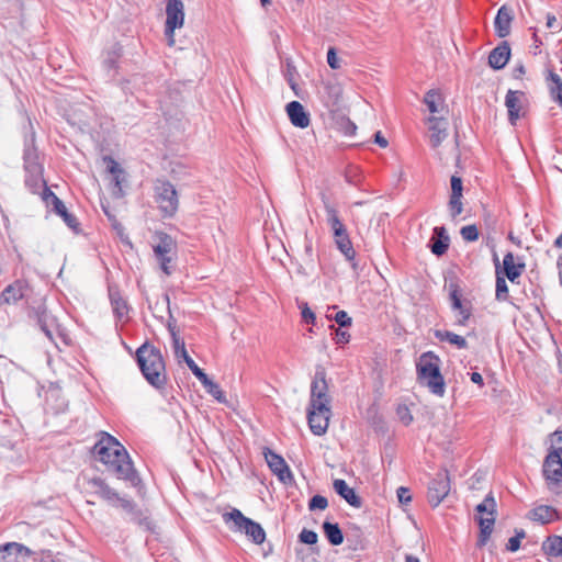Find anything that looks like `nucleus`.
<instances>
[{"instance_id":"24","label":"nucleus","mask_w":562,"mask_h":562,"mask_svg":"<svg viewBox=\"0 0 562 562\" xmlns=\"http://www.w3.org/2000/svg\"><path fill=\"white\" fill-rule=\"evenodd\" d=\"M322 201L324 203V209L326 212V221L327 224L330 226L333 234L336 235L347 232L345 225L339 220L337 210L329 202L328 198L325 194L322 195Z\"/></svg>"},{"instance_id":"37","label":"nucleus","mask_w":562,"mask_h":562,"mask_svg":"<svg viewBox=\"0 0 562 562\" xmlns=\"http://www.w3.org/2000/svg\"><path fill=\"white\" fill-rule=\"evenodd\" d=\"M213 398L216 400L220 404L227 406L229 409L235 411L236 398L226 396V393L218 386V384L213 382Z\"/></svg>"},{"instance_id":"25","label":"nucleus","mask_w":562,"mask_h":562,"mask_svg":"<svg viewBox=\"0 0 562 562\" xmlns=\"http://www.w3.org/2000/svg\"><path fill=\"white\" fill-rule=\"evenodd\" d=\"M519 95H524L521 91L508 90L505 97V105L508 110V121L512 125H516L521 109Z\"/></svg>"},{"instance_id":"19","label":"nucleus","mask_w":562,"mask_h":562,"mask_svg":"<svg viewBox=\"0 0 562 562\" xmlns=\"http://www.w3.org/2000/svg\"><path fill=\"white\" fill-rule=\"evenodd\" d=\"M430 131V144L432 148H437L448 136V122L442 117L431 116L428 119Z\"/></svg>"},{"instance_id":"14","label":"nucleus","mask_w":562,"mask_h":562,"mask_svg":"<svg viewBox=\"0 0 562 562\" xmlns=\"http://www.w3.org/2000/svg\"><path fill=\"white\" fill-rule=\"evenodd\" d=\"M42 199L44 200L47 206H53V211L60 217H63L64 222L67 224L68 227H70L74 231L78 228L79 223L76 216L68 212L64 202L47 187H45V189H43L42 191Z\"/></svg>"},{"instance_id":"7","label":"nucleus","mask_w":562,"mask_h":562,"mask_svg":"<svg viewBox=\"0 0 562 562\" xmlns=\"http://www.w3.org/2000/svg\"><path fill=\"white\" fill-rule=\"evenodd\" d=\"M224 522L233 531H243L256 544H261L266 539V532L260 524L243 515V513L233 508L231 512L222 514Z\"/></svg>"},{"instance_id":"40","label":"nucleus","mask_w":562,"mask_h":562,"mask_svg":"<svg viewBox=\"0 0 562 562\" xmlns=\"http://www.w3.org/2000/svg\"><path fill=\"white\" fill-rule=\"evenodd\" d=\"M188 368L192 371V373L205 385L211 387V379L209 375L198 367L194 360H189L187 363Z\"/></svg>"},{"instance_id":"23","label":"nucleus","mask_w":562,"mask_h":562,"mask_svg":"<svg viewBox=\"0 0 562 562\" xmlns=\"http://www.w3.org/2000/svg\"><path fill=\"white\" fill-rule=\"evenodd\" d=\"M335 492L342 497L350 506L360 508L362 499L357 495L356 491L350 487L345 480L336 479L333 483Z\"/></svg>"},{"instance_id":"53","label":"nucleus","mask_w":562,"mask_h":562,"mask_svg":"<svg viewBox=\"0 0 562 562\" xmlns=\"http://www.w3.org/2000/svg\"><path fill=\"white\" fill-rule=\"evenodd\" d=\"M550 451H559L562 456V431H555L552 435V446Z\"/></svg>"},{"instance_id":"34","label":"nucleus","mask_w":562,"mask_h":562,"mask_svg":"<svg viewBox=\"0 0 562 562\" xmlns=\"http://www.w3.org/2000/svg\"><path fill=\"white\" fill-rule=\"evenodd\" d=\"M435 337L440 341H447L451 345H454L458 349L468 348V341L465 340V338L452 331L437 329L435 331Z\"/></svg>"},{"instance_id":"41","label":"nucleus","mask_w":562,"mask_h":562,"mask_svg":"<svg viewBox=\"0 0 562 562\" xmlns=\"http://www.w3.org/2000/svg\"><path fill=\"white\" fill-rule=\"evenodd\" d=\"M461 199L462 196L460 195H450L448 206L452 218H456L463 211Z\"/></svg>"},{"instance_id":"58","label":"nucleus","mask_w":562,"mask_h":562,"mask_svg":"<svg viewBox=\"0 0 562 562\" xmlns=\"http://www.w3.org/2000/svg\"><path fill=\"white\" fill-rule=\"evenodd\" d=\"M506 548L510 552H516L520 548V541L518 538L512 537L509 538Z\"/></svg>"},{"instance_id":"13","label":"nucleus","mask_w":562,"mask_h":562,"mask_svg":"<svg viewBox=\"0 0 562 562\" xmlns=\"http://www.w3.org/2000/svg\"><path fill=\"white\" fill-rule=\"evenodd\" d=\"M262 453L269 469L278 476L282 483L289 484L293 482V474L285 460L281 456L274 453L268 447L263 448Z\"/></svg>"},{"instance_id":"4","label":"nucleus","mask_w":562,"mask_h":562,"mask_svg":"<svg viewBox=\"0 0 562 562\" xmlns=\"http://www.w3.org/2000/svg\"><path fill=\"white\" fill-rule=\"evenodd\" d=\"M440 358L432 351L422 353L416 363L417 379L426 385L431 393L442 396L445 394V379L440 372Z\"/></svg>"},{"instance_id":"45","label":"nucleus","mask_w":562,"mask_h":562,"mask_svg":"<svg viewBox=\"0 0 562 562\" xmlns=\"http://www.w3.org/2000/svg\"><path fill=\"white\" fill-rule=\"evenodd\" d=\"M327 506H328V501L323 495H314L308 502L310 510H315V509L324 510L327 508Z\"/></svg>"},{"instance_id":"62","label":"nucleus","mask_w":562,"mask_h":562,"mask_svg":"<svg viewBox=\"0 0 562 562\" xmlns=\"http://www.w3.org/2000/svg\"><path fill=\"white\" fill-rule=\"evenodd\" d=\"M470 379L473 383L480 385V386H483L484 385V382H483V376L481 373L479 372H472L470 374Z\"/></svg>"},{"instance_id":"36","label":"nucleus","mask_w":562,"mask_h":562,"mask_svg":"<svg viewBox=\"0 0 562 562\" xmlns=\"http://www.w3.org/2000/svg\"><path fill=\"white\" fill-rule=\"evenodd\" d=\"M494 262H495V266H496V293H495V297L497 301H506L507 297H508V286H507V283L505 281V278L503 276H501L499 271H498V266H499V261H498V257L496 254H494Z\"/></svg>"},{"instance_id":"64","label":"nucleus","mask_w":562,"mask_h":562,"mask_svg":"<svg viewBox=\"0 0 562 562\" xmlns=\"http://www.w3.org/2000/svg\"><path fill=\"white\" fill-rule=\"evenodd\" d=\"M555 23H557L555 16L553 14L549 13L547 15V27L552 29V27H554Z\"/></svg>"},{"instance_id":"15","label":"nucleus","mask_w":562,"mask_h":562,"mask_svg":"<svg viewBox=\"0 0 562 562\" xmlns=\"http://www.w3.org/2000/svg\"><path fill=\"white\" fill-rule=\"evenodd\" d=\"M103 160L106 164L108 171L112 176L113 195L116 198L123 196L122 184L126 181L125 171L121 168L114 158L105 156Z\"/></svg>"},{"instance_id":"38","label":"nucleus","mask_w":562,"mask_h":562,"mask_svg":"<svg viewBox=\"0 0 562 562\" xmlns=\"http://www.w3.org/2000/svg\"><path fill=\"white\" fill-rule=\"evenodd\" d=\"M549 79L553 86L550 88L551 95L562 106V79L553 71L549 72Z\"/></svg>"},{"instance_id":"16","label":"nucleus","mask_w":562,"mask_h":562,"mask_svg":"<svg viewBox=\"0 0 562 562\" xmlns=\"http://www.w3.org/2000/svg\"><path fill=\"white\" fill-rule=\"evenodd\" d=\"M513 20V9L506 4L502 5L494 20V29L498 37L504 38L509 35Z\"/></svg>"},{"instance_id":"30","label":"nucleus","mask_w":562,"mask_h":562,"mask_svg":"<svg viewBox=\"0 0 562 562\" xmlns=\"http://www.w3.org/2000/svg\"><path fill=\"white\" fill-rule=\"evenodd\" d=\"M109 295L116 318L119 321L126 318L128 315V305L126 301L121 296L120 292L110 288Z\"/></svg>"},{"instance_id":"50","label":"nucleus","mask_w":562,"mask_h":562,"mask_svg":"<svg viewBox=\"0 0 562 562\" xmlns=\"http://www.w3.org/2000/svg\"><path fill=\"white\" fill-rule=\"evenodd\" d=\"M327 64L331 69H339L340 63L337 58V53L335 47H329L327 52Z\"/></svg>"},{"instance_id":"9","label":"nucleus","mask_w":562,"mask_h":562,"mask_svg":"<svg viewBox=\"0 0 562 562\" xmlns=\"http://www.w3.org/2000/svg\"><path fill=\"white\" fill-rule=\"evenodd\" d=\"M155 201L164 216H172L179 205L175 187L167 180H156L154 184Z\"/></svg>"},{"instance_id":"59","label":"nucleus","mask_w":562,"mask_h":562,"mask_svg":"<svg viewBox=\"0 0 562 562\" xmlns=\"http://www.w3.org/2000/svg\"><path fill=\"white\" fill-rule=\"evenodd\" d=\"M357 130V126L353 122H351L349 119L345 120V134L346 135H353Z\"/></svg>"},{"instance_id":"35","label":"nucleus","mask_w":562,"mask_h":562,"mask_svg":"<svg viewBox=\"0 0 562 562\" xmlns=\"http://www.w3.org/2000/svg\"><path fill=\"white\" fill-rule=\"evenodd\" d=\"M542 550L549 557H562V537L557 535L549 536L542 542Z\"/></svg>"},{"instance_id":"57","label":"nucleus","mask_w":562,"mask_h":562,"mask_svg":"<svg viewBox=\"0 0 562 562\" xmlns=\"http://www.w3.org/2000/svg\"><path fill=\"white\" fill-rule=\"evenodd\" d=\"M397 414L401 418V422H407L413 419L406 406H398Z\"/></svg>"},{"instance_id":"10","label":"nucleus","mask_w":562,"mask_h":562,"mask_svg":"<svg viewBox=\"0 0 562 562\" xmlns=\"http://www.w3.org/2000/svg\"><path fill=\"white\" fill-rule=\"evenodd\" d=\"M166 24L165 35L168 44H175V30L183 26L184 23V4L182 0H168L166 4Z\"/></svg>"},{"instance_id":"11","label":"nucleus","mask_w":562,"mask_h":562,"mask_svg":"<svg viewBox=\"0 0 562 562\" xmlns=\"http://www.w3.org/2000/svg\"><path fill=\"white\" fill-rule=\"evenodd\" d=\"M542 474L549 490H555L562 482V456L559 451H550L542 465Z\"/></svg>"},{"instance_id":"3","label":"nucleus","mask_w":562,"mask_h":562,"mask_svg":"<svg viewBox=\"0 0 562 562\" xmlns=\"http://www.w3.org/2000/svg\"><path fill=\"white\" fill-rule=\"evenodd\" d=\"M136 361L145 380L155 389L167 385L166 364L158 348L145 342L136 350Z\"/></svg>"},{"instance_id":"43","label":"nucleus","mask_w":562,"mask_h":562,"mask_svg":"<svg viewBox=\"0 0 562 562\" xmlns=\"http://www.w3.org/2000/svg\"><path fill=\"white\" fill-rule=\"evenodd\" d=\"M440 100V94L434 90H430L425 95V103L431 113L438 112V105L437 102Z\"/></svg>"},{"instance_id":"26","label":"nucleus","mask_w":562,"mask_h":562,"mask_svg":"<svg viewBox=\"0 0 562 562\" xmlns=\"http://www.w3.org/2000/svg\"><path fill=\"white\" fill-rule=\"evenodd\" d=\"M528 518L546 525L558 519V512L552 506L539 505L529 512Z\"/></svg>"},{"instance_id":"63","label":"nucleus","mask_w":562,"mask_h":562,"mask_svg":"<svg viewBox=\"0 0 562 562\" xmlns=\"http://www.w3.org/2000/svg\"><path fill=\"white\" fill-rule=\"evenodd\" d=\"M458 310L460 311V314L462 316V318L459 319V324L463 325L470 318L471 312L469 308H464L463 306H462V308H458Z\"/></svg>"},{"instance_id":"21","label":"nucleus","mask_w":562,"mask_h":562,"mask_svg":"<svg viewBox=\"0 0 562 562\" xmlns=\"http://www.w3.org/2000/svg\"><path fill=\"white\" fill-rule=\"evenodd\" d=\"M510 57V46L508 42L504 41L498 44L488 55V65L495 69H503L508 63Z\"/></svg>"},{"instance_id":"12","label":"nucleus","mask_w":562,"mask_h":562,"mask_svg":"<svg viewBox=\"0 0 562 562\" xmlns=\"http://www.w3.org/2000/svg\"><path fill=\"white\" fill-rule=\"evenodd\" d=\"M450 492V477L447 470L440 471L430 481L428 486V502L437 507Z\"/></svg>"},{"instance_id":"49","label":"nucleus","mask_w":562,"mask_h":562,"mask_svg":"<svg viewBox=\"0 0 562 562\" xmlns=\"http://www.w3.org/2000/svg\"><path fill=\"white\" fill-rule=\"evenodd\" d=\"M334 319L340 327H349L352 323L351 317L345 311L337 312Z\"/></svg>"},{"instance_id":"48","label":"nucleus","mask_w":562,"mask_h":562,"mask_svg":"<svg viewBox=\"0 0 562 562\" xmlns=\"http://www.w3.org/2000/svg\"><path fill=\"white\" fill-rule=\"evenodd\" d=\"M157 259L160 263V268L164 271V273L166 276H170L173 271V266L171 265L172 258L168 255V256L158 257Z\"/></svg>"},{"instance_id":"22","label":"nucleus","mask_w":562,"mask_h":562,"mask_svg":"<svg viewBox=\"0 0 562 562\" xmlns=\"http://www.w3.org/2000/svg\"><path fill=\"white\" fill-rule=\"evenodd\" d=\"M450 245V237L443 226H436L430 239L431 252L436 256H442L447 252Z\"/></svg>"},{"instance_id":"46","label":"nucleus","mask_w":562,"mask_h":562,"mask_svg":"<svg viewBox=\"0 0 562 562\" xmlns=\"http://www.w3.org/2000/svg\"><path fill=\"white\" fill-rule=\"evenodd\" d=\"M299 539L305 544H315L317 542L318 536L313 530L303 529L299 535Z\"/></svg>"},{"instance_id":"51","label":"nucleus","mask_w":562,"mask_h":562,"mask_svg":"<svg viewBox=\"0 0 562 562\" xmlns=\"http://www.w3.org/2000/svg\"><path fill=\"white\" fill-rule=\"evenodd\" d=\"M450 182H451V195L462 196L463 187H462L461 178L458 176H452Z\"/></svg>"},{"instance_id":"32","label":"nucleus","mask_w":562,"mask_h":562,"mask_svg":"<svg viewBox=\"0 0 562 562\" xmlns=\"http://www.w3.org/2000/svg\"><path fill=\"white\" fill-rule=\"evenodd\" d=\"M337 248L344 254L347 260L355 259L356 251L347 232L334 235Z\"/></svg>"},{"instance_id":"55","label":"nucleus","mask_w":562,"mask_h":562,"mask_svg":"<svg viewBox=\"0 0 562 562\" xmlns=\"http://www.w3.org/2000/svg\"><path fill=\"white\" fill-rule=\"evenodd\" d=\"M329 424H308L311 431L316 436L326 434Z\"/></svg>"},{"instance_id":"6","label":"nucleus","mask_w":562,"mask_h":562,"mask_svg":"<svg viewBox=\"0 0 562 562\" xmlns=\"http://www.w3.org/2000/svg\"><path fill=\"white\" fill-rule=\"evenodd\" d=\"M23 160L26 173L25 184L33 193H38L41 189L43 190L47 186L43 178V165L40 161V155L35 147L34 132H32L30 138L25 140Z\"/></svg>"},{"instance_id":"27","label":"nucleus","mask_w":562,"mask_h":562,"mask_svg":"<svg viewBox=\"0 0 562 562\" xmlns=\"http://www.w3.org/2000/svg\"><path fill=\"white\" fill-rule=\"evenodd\" d=\"M503 267H504V273L510 282H515L525 270V263L524 262L515 263L514 255L512 252H507L504 256Z\"/></svg>"},{"instance_id":"8","label":"nucleus","mask_w":562,"mask_h":562,"mask_svg":"<svg viewBox=\"0 0 562 562\" xmlns=\"http://www.w3.org/2000/svg\"><path fill=\"white\" fill-rule=\"evenodd\" d=\"M479 516L476 521L480 526V535L477 539V547H484L488 541L496 520V502L493 493L490 492L485 498L475 507Z\"/></svg>"},{"instance_id":"1","label":"nucleus","mask_w":562,"mask_h":562,"mask_svg":"<svg viewBox=\"0 0 562 562\" xmlns=\"http://www.w3.org/2000/svg\"><path fill=\"white\" fill-rule=\"evenodd\" d=\"M92 453L117 479L124 480L135 488L140 490L143 487L142 479L135 470L127 451L116 438L103 432L94 443Z\"/></svg>"},{"instance_id":"56","label":"nucleus","mask_w":562,"mask_h":562,"mask_svg":"<svg viewBox=\"0 0 562 562\" xmlns=\"http://www.w3.org/2000/svg\"><path fill=\"white\" fill-rule=\"evenodd\" d=\"M302 318L305 323H312V324L316 319L314 312H312L306 304H305L304 308L302 310Z\"/></svg>"},{"instance_id":"39","label":"nucleus","mask_w":562,"mask_h":562,"mask_svg":"<svg viewBox=\"0 0 562 562\" xmlns=\"http://www.w3.org/2000/svg\"><path fill=\"white\" fill-rule=\"evenodd\" d=\"M172 247H173V243H172L171 238H169L168 236H165L160 239V243L154 247V252L157 258L162 257V256H168L171 252Z\"/></svg>"},{"instance_id":"61","label":"nucleus","mask_w":562,"mask_h":562,"mask_svg":"<svg viewBox=\"0 0 562 562\" xmlns=\"http://www.w3.org/2000/svg\"><path fill=\"white\" fill-rule=\"evenodd\" d=\"M374 142L380 146V147H386L387 146V140L385 137L382 136L381 132H376L374 134Z\"/></svg>"},{"instance_id":"2","label":"nucleus","mask_w":562,"mask_h":562,"mask_svg":"<svg viewBox=\"0 0 562 562\" xmlns=\"http://www.w3.org/2000/svg\"><path fill=\"white\" fill-rule=\"evenodd\" d=\"M0 300L5 304H16L24 301L37 319L41 330L49 338H53L50 330L52 322L43 304V296L36 293L29 281L19 279L9 284L1 293Z\"/></svg>"},{"instance_id":"33","label":"nucleus","mask_w":562,"mask_h":562,"mask_svg":"<svg viewBox=\"0 0 562 562\" xmlns=\"http://www.w3.org/2000/svg\"><path fill=\"white\" fill-rule=\"evenodd\" d=\"M171 338H172V349L173 355L177 361L180 363L181 361H184L188 363L189 360H192V358L189 356L186 344L183 339L173 330L171 329Z\"/></svg>"},{"instance_id":"5","label":"nucleus","mask_w":562,"mask_h":562,"mask_svg":"<svg viewBox=\"0 0 562 562\" xmlns=\"http://www.w3.org/2000/svg\"><path fill=\"white\" fill-rule=\"evenodd\" d=\"M318 415L325 422L330 419L329 397L327 395L326 372L322 367H317L314 380L311 384V402L307 408V422H313V417Z\"/></svg>"},{"instance_id":"20","label":"nucleus","mask_w":562,"mask_h":562,"mask_svg":"<svg viewBox=\"0 0 562 562\" xmlns=\"http://www.w3.org/2000/svg\"><path fill=\"white\" fill-rule=\"evenodd\" d=\"M286 113L290 122L295 127L305 128L310 125V115L299 101H291L288 103Z\"/></svg>"},{"instance_id":"54","label":"nucleus","mask_w":562,"mask_h":562,"mask_svg":"<svg viewBox=\"0 0 562 562\" xmlns=\"http://www.w3.org/2000/svg\"><path fill=\"white\" fill-rule=\"evenodd\" d=\"M334 339H335L336 344L345 345V344L349 342L350 335H349V333H347L345 330L336 329Z\"/></svg>"},{"instance_id":"44","label":"nucleus","mask_w":562,"mask_h":562,"mask_svg":"<svg viewBox=\"0 0 562 562\" xmlns=\"http://www.w3.org/2000/svg\"><path fill=\"white\" fill-rule=\"evenodd\" d=\"M295 75H296L295 66L291 61H288L286 63V70L284 72V77H285L289 86L291 87V89L295 92V94H297V91H296L297 83H296V81L294 79Z\"/></svg>"},{"instance_id":"28","label":"nucleus","mask_w":562,"mask_h":562,"mask_svg":"<svg viewBox=\"0 0 562 562\" xmlns=\"http://www.w3.org/2000/svg\"><path fill=\"white\" fill-rule=\"evenodd\" d=\"M117 503L127 514L131 515V520L138 525H148L147 517H143L142 512L137 508V505L132 501L119 495V498L114 499V504Z\"/></svg>"},{"instance_id":"31","label":"nucleus","mask_w":562,"mask_h":562,"mask_svg":"<svg viewBox=\"0 0 562 562\" xmlns=\"http://www.w3.org/2000/svg\"><path fill=\"white\" fill-rule=\"evenodd\" d=\"M323 531L330 544L339 546L344 542V533L337 522L324 521Z\"/></svg>"},{"instance_id":"42","label":"nucleus","mask_w":562,"mask_h":562,"mask_svg":"<svg viewBox=\"0 0 562 562\" xmlns=\"http://www.w3.org/2000/svg\"><path fill=\"white\" fill-rule=\"evenodd\" d=\"M460 234L465 241H475L479 239V229L474 224L463 226Z\"/></svg>"},{"instance_id":"60","label":"nucleus","mask_w":562,"mask_h":562,"mask_svg":"<svg viewBox=\"0 0 562 562\" xmlns=\"http://www.w3.org/2000/svg\"><path fill=\"white\" fill-rule=\"evenodd\" d=\"M526 74V69L524 67L522 64L516 66L514 69H513V77L515 79H520L524 75Z\"/></svg>"},{"instance_id":"18","label":"nucleus","mask_w":562,"mask_h":562,"mask_svg":"<svg viewBox=\"0 0 562 562\" xmlns=\"http://www.w3.org/2000/svg\"><path fill=\"white\" fill-rule=\"evenodd\" d=\"M91 493L101 499L114 505V499L119 498V493L113 490L102 477H92L88 481Z\"/></svg>"},{"instance_id":"47","label":"nucleus","mask_w":562,"mask_h":562,"mask_svg":"<svg viewBox=\"0 0 562 562\" xmlns=\"http://www.w3.org/2000/svg\"><path fill=\"white\" fill-rule=\"evenodd\" d=\"M450 300L453 310L462 308L461 295L457 284H450Z\"/></svg>"},{"instance_id":"17","label":"nucleus","mask_w":562,"mask_h":562,"mask_svg":"<svg viewBox=\"0 0 562 562\" xmlns=\"http://www.w3.org/2000/svg\"><path fill=\"white\" fill-rule=\"evenodd\" d=\"M341 97L342 89L339 85H324L322 92V101L329 112H336L339 110Z\"/></svg>"},{"instance_id":"52","label":"nucleus","mask_w":562,"mask_h":562,"mask_svg":"<svg viewBox=\"0 0 562 562\" xmlns=\"http://www.w3.org/2000/svg\"><path fill=\"white\" fill-rule=\"evenodd\" d=\"M398 502L401 504H408L412 501L411 491L407 487L401 486L396 491Z\"/></svg>"},{"instance_id":"29","label":"nucleus","mask_w":562,"mask_h":562,"mask_svg":"<svg viewBox=\"0 0 562 562\" xmlns=\"http://www.w3.org/2000/svg\"><path fill=\"white\" fill-rule=\"evenodd\" d=\"M31 551L25 546L18 542H8L0 546V562H11L8 558L19 557L21 554L30 555Z\"/></svg>"}]
</instances>
